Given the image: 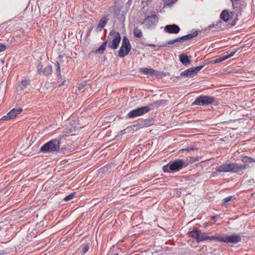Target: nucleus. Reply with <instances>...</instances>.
Masks as SVG:
<instances>
[{
  "mask_svg": "<svg viewBox=\"0 0 255 255\" xmlns=\"http://www.w3.org/2000/svg\"><path fill=\"white\" fill-rule=\"evenodd\" d=\"M87 85V83L85 82H83L79 84L78 88L79 90H82Z\"/></svg>",
  "mask_w": 255,
  "mask_h": 255,
  "instance_id": "obj_34",
  "label": "nucleus"
},
{
  "mask_svg": "<svg viewBox=\"0 0 255 255\" xmlns=\"http://www.w3.org/2000/svg\"><path fill=\"white\" fill-rule=\"evenodd\" d=\"M242 161L246 163H253L255 162V159L254 158L247 156H243Z\"/></svg>",
  "mask_w": 255,
  "mask_h": 255,
  "instance_id": "obj_24",
  "label": "nucleus"
},
{
  "mask_svg": "<svg viewBox=\"0 0 255 255\" xmlns=\"http://www.w3.org/2000/svg\"><path fill=\"white\" fill-rule=\"evenodd\" d=\"M216 99L213 96L201 95L196 98L192 103V106H207L214 104Z\"/></svg>",
  "mask_w": 255,
  "mask_h": 255,
  "instance_id": "obj_4",
  "label": "nucleus"
},
{
  "mask_svg": "<svg viewBox=\"0 0 255 255\" xmlns=\"http://www.w3.org/2000/svg\"><path fill=\"white\" fill-rule=\"evenodd\" d=\"M175 41L176 42H182L183 41L182 36L178 37L175 38Z\"/></svg>",
  "mask_w": 255,
  "mask_h": 255,
  "instance_id": "obj_39",
  "label": "nucleus"
},
{
  "mask_svg": "<svg viewBox=\"0 0 255 255\" xmlns=\"http://www.w3.org/2000/svg\"><path fill=\"white\" fill-rule=\"evenodd\" d=\"M166 46V44H165L164 45H163L162 46Z\"/></svg>",
  "mask_w": 255,
  "mask_h": 255,
  "instance_id": "obj_52",
  "label": "nucleus"
},
{
  "mask_svg": "<svg viewBox=\"0 0 255 255\" xmlns=\"http://www.w3.org/2000/svg\"><path fill=\"white\" fill-rule=\"evenodd\" d=\"M223 60H222V57H219L217 59H216L215 60H214V63H220V62H223Z\"/></svg>",
  "mask_w": 255,
  "mask_h": 255,
  "instance_id": "obj_38",
  "label": "nucleus"
},
{
  "mask_svg": "<svg viewBox=\"0 0 255 255\" xmlns=\"http://www.w3.org/2000/svg\"><path fill=\"white\" fill-rule=\"evenodd\" d=\"M131 45L129 41L127 36H124L122 45L118 52V56L121 58H123L127 55L131 50Z\"/></svg>",
  "mask_w": 255,
  "mask_h": 255,
  "instance_id": "obj_6",
  "label": "nucleus"
},
{
  "mask_svg": "<svg viewBox=\"0 0 255 255\" xmlns=\"http://www.w3.org/2000/svg\"><path fill=\"white\" fill-rule=\"evenodd\" d=\"M248 182H249V183H252V182H254V183H255V181H254V179H250V180H249L248 181Z\"/></svg>",
  "mask_w": 255,
  "mask_h": 255,
  "instance_id": "obj_49",
  "label": "nucleus"
},
{
  "mask_svg": "<svg viewBox=\"0 0 255 255\" xmlns=\"http://www.w3.org/2000/svg\"><path fill=\"white\" fill-rule=\"evenodd\" d=\"M179 60L180 62L185 66L189 65L191 63V60L189 59V57L183 53L179 55Z\"/></svg>",
  "mask_w": 255,
  "mask_h": 255,
  "instance_id": "obj_16",
  "label": "nucleus"
},
{
  "mask_svg": "<svg viewBox=\"0 0 255 255\" xmlns=\"http://www.w3.org/2000/svg\"><path fill=\"white\" fill-rule=\"evenodd\" d=\"M214 24H211L210 25H209L208 27V28L209 29H211L212 27H214Z\"/></svg>",
  "mask_w": 255,
  "mask_h": 255,
  "instance_id": "obj_48",
  "label": "nucleus"
},
{
  "mask_svg": "<svg viewBox=\"0 0 255 255\" xmlns=\"http://www.w3.org/2000/svg\"><path fill=\"white\" fill-rule=\"evenodd\" d=\"M56 74H57V76H59L60 74V64L59 63V61L56 62Z\"/></svg>",
  "mask_w": 255,
  "mask_h": 255,
  "instance_id": "obj_31",
  "label": "nucleus"
},
{
  "mask_svg": "<svg viewBox=\"0 0 255 255\" xmlns=\"http://www.w3.org/2000/svg\"><path fill=\"white\" fill-rule=\"evenodd\" d=\"M158 22V17L156 14H151L147 16L144 20L141 23L145 29H149L154 28Z\"/></svg>",
  "mask_w": 255,
  "mask_h": 255,
  "instance_id": "obj_7",
  "label": "nucleus"
},
{
  "mask_svg": "<svg viewBox=\"0 0 255 255\" xmlns=\"http://www.w3.org/2000/svg\"><path fill=\"white\" fill-rule=\"evenodd\" d=\"M217 216H214L211 217V219L213 220L214 222H216L217 221Z\"/></svg>",
  "mask_w": 255,
  "mask_h": 255,
  "instance_id": "obj_43",
  "label": "nucleus"
},
{
  "mask_svg": "<svg viewBox=\"0 0 255 255\" xmlns=\"http://www.w3.org/2000/svg\"><path fill=\"white\" fill-rule=\"evenodd\" d=\"M188 166V163L183 159H176L169 161L162 167L164 172L175 173Z\"/></svg>",
  "mask_w": 255,
  "mask_h": 255,
  "instance_id": "obj_1",
  "label": "nucleus"
},
{
  "mask_svg": "<svg viewBox=\"0 0 255 255\" xmlns=\"http://www.w3.org/2000/svg\"><path fill=\"white\" fill-rule=\"evenodd\" d=\"M118 255V254H115V255Z\"/></svg>",
  "mask_w": 255,
  "mask_h": 255,
  "instance_id": "obj_53",
  "label": "nucleus"
},
{
  "mask_svg": "<svg viewBox=\"0 0 255 255\" xmlns=\"http://www.w3.org/2000/svg\"><path fill=\"white\" fill-rule=\"evenodd\" d=\"M80 250H81V252L82 255L85 254L89 250V247L88 244H83L81 246Z\"/></svg>",
  "mask_w": 255,
  "mask_h": 255,
  "instance_id": "obj_27",
  "label": "nucleus"
},
{
  "mask_svg": "<svg viewBox=\"0 0 255 255\" xmlns=\"http://www.w3.org/2000/svg\"><path fill=\"white\" fill-rule=\"evenodd\" d=\"M198 35V31L195 30H193L191 33L182 36L183 40L186 41L189 39H191L194 37H196Z\"/></svg>",
  "mask_w": 255,
  "mask_h": 255,
  "instance_id": "obj_20",
  "label": "nucleus"
},
{
  "mask_svg": "<svg viewBox=\"0 0 255 255\" xmlns=\"http://www.w3.org/2000/svg\"><path fill=\"white\" fill-rule=\"evenodd\" d=\"M6 48V47L4 44H0V52L4 51Z\"/></svg>",
  "mask_w": 255,
  "mask_h": 255,
  "instance_id": "obj_36",
  "label": "nucleus"
},
{
  "mask_svg": "<svg viewBox=\"0 0 255 255\" xmlns=\"http://www.w3.org/2000/svg\"><path fill=\"white\" fill-rule=\"evenodd\" d=\"M147 45H148V46H150V47H155V45L153 44H147Z\"/></svg>",
  "mask_w": 255,
  "mask_h": 255,
  "instance_id": "obj_47",
  "label": "nucleus"
},
{
  "mask_svg": "<svg viewBox=\"0 0 255 255\" xmlns=\"http://www.w3.org/2000/svg\"><path fill=\"white\" fill-rule=\"evenodd\" d=\"M114 33H115V32L114 31V30H112L110 32V34L112 35V34H114Z\"/></svg>",
  "mask_w": 255,
  "mask_h": 255,
  "instance_id": "obj_50",
  "label": "nucleus"
},
{
  "mask_svg": "<svg viewBox=\"0 0 255 255\" xmlns=\"http://www.w3.org/2000/svg\"><path fill=\"white\" fill-rule=\"evenodd\" d=\"M242 237L238 234H232L224 236H220L217 237V241L223 242L227 244H236L241 242Z\"/></svg>",
  "mask_w": 255,
  "mask_h": 255,
  "instance_id": "obj_5",
  "label": "nucleus"
},
{
  "mask_svg": "<svg viewBox=\"0 0 255 255\" xmlns=\"http://www.w3.org/2000/svg\"><path fill=\"white\" fill-rule=\"evenodd\" d=\"M239 48H237V49L235 50L234 51H232L230 54H226V55L228 57V58H230L231 57L233 56L239 50Z\"/></svg>",
  "mask_w": 255,
  "mask_h": 255,
  "instance_id": "obj_33",
  "label": "nucleus"
},
{
  "mask_svg": "<svg viewBox=\"0 0 255 255\" xmlns=\"http://www.w3.org/2000/svg\"><path fill=\"white\" fill-rule=\"evenodd\" d=\"M108 20L109 18L107 16H103L99 22L98 28H100V30L103 29L107 24Z\"/></svg>",
  "mask_w": 255,
  "mask_h": 255,
  "instance_id": "obj_21",
  "label": "nucleus"
},
{
  "mask_svg": "<svg viewBox=\"0 0 255 255\" xmlns=\"http://www.w3.org/2000/svg\"><path fill=\"white\" fill-rule=\"evenodd\" d=\"M22 111V109L21 108L13 109L8 113V115L10 116V118H11V119H12L15 118L17 115L19 114Z\"/></svg>",
  "mask_w": 255,
  "mask_h": 255,
  "instance_id": "obj_18",
  "label": "nucleus"
},
{
  "mask_svg": "<svg viewBox=\"0 0 255 255\" xmlns=\"http://www.w3.org/2000/svg\"><path fill=\"white\" fill-rule=\"evenodd\" d=\"M150 111V108L148 107H141L140 108L134 109L130 111L127 116V118L133 119L136 117L142 116Z\"/></svg>",
  "mask_w": 255,
  "mask_h": 255,
  "instance_id": "obj_8",
  "label": "nucleus"
},
{
  "mask_svg": "<svg viewBox=\"0 0 255 255\" xmlns=\"http://www.w3.org/2000/svg\"><path fill=\"white\" fill-rule=\"evenodd\" d=\"M75 194H76L75 192H73V193L70 194L69 195H68V196H66L64 198V200L65 201H70V200L73 199V198L74 197Z\"/></svg>",
  "mask_w": 255,
  "mask_h": 255,
  "instance_id": "obj_29",
  "label": "nucleus"
},
{
  "mask_svg": "<svg viewBox=\"0 0 255 255\" xmlns=\"http://www.w3.org/2000/svg\"><path fill=\"white\" fill-rule=\"evenodd\" d=\"M234 197L233 196H228L226 198H225L224 199H223V204H225L227 202H228L229 201H231L232 198Z\"/></svg>",
  "mask_w": 255,
  "mask_h": 255,
  "instance_id": "obj_35",
  "label": "nucleus"
},
{
  "mask_svg": "<svg viewBox=\"0 0 255 255\" xmlns=\"http://www.w3.org/2000/svg\"><path fill=\"white\" fill-rule=\"evenodd\" d=\"M63 138V135H60L57 137L50 140L40 147V151L44 153L58 152L60 149V143Z\"/></svg>",
  "mask_w": 255,
  "mask_h": 255,
  "instance_id": "obj_2",
  "label": "nucleus"
},
{
  "mask_svg": "<svg viewBox=\"0 0 255 255\" xmlns=\"http://www.w3.org/2000/svg\"><path fill=\"white\" fill-rule=\"evenodd\" d=\"M133 32L134 36L135 37L141 38L142 36V32L141 30L137 27L134 28Z\"/></svg>",
  "mask_w": 255,
  "mask_h": 255,
  "instance_id": "obj_26",
  "label": "nucleus"
},
{
  "mask_svg": "<svg viewBox=\"0 0 255 255\" xmlns=\"http://www.w3.org/2000/svg\"><path fill=\"white\" fill-rule=\"evenodd\" d=\"M204 67V65L199 66H197L196 67H193L192 68H193V71H194V73L195 75H196L197 74V73L199 71H200Z\"/></svg>",
  "mask_w": 255,
  "mask_h": 255,
  "instance_id": "obj_30",
  "label": "nucleus"
},
{
  "mask_svg": "<svg viewBox=\"0 0 255 255\" xmlns=\"http://www.w3.org/2000/svg\"><path fill=\"white\" fill-rule=\"evenodd\" d=\"M119 12H120V9H118V10H116L115 8L114 9V13L116 14V15H118L119 14Z\"/></svg>",
  "mask_w": 255,
  "mask_h": 255,
  "instance_id": "obj_45",
  "label": "nucleus"
},
{
  "mask_svg": "<svg viewBox=\"0 0 255 255\" xmlns=\"http://www.w3.org/2000/svg\"><path fill=\"white\" fill-rule=\"evenodd\" d=\"M218 175V172H213L211 173L210 178L215 177L217 176Z\"/></svg>",
  "mask_w": 255,
  "mask_h": 255,
  "instance_id": "obj_41",
  "label": "nucleus"
},
{
  "mask_svg": "<svg viewBox=\"0 0 255 255\" xmlns=\"http://www.w3.org/2000/svg\"><path fill=\"white\" fill-rule=\"evenodd\" d=\"M30 81L26 77H24L21 80V81L17 85V92L21 93L22 91L25 90L28 86H30Z\"/></svg>",
  "mask_w": 255,
  "mask_h": 255,
  "instance_id": "obj_12",
  "label": "nucleus"
},
{
  "mask_svg": "<svg viewBox=\"0 0 255 255\" xmlns=\"http://www.w3.org/2000/svg\"><path fill=\"white\" fill-rule=\"evenodd\" d=\"M58 81L59 83V84L57 86L58 87H61L65 84L66 80L62 77H60L58 78Z\"/></svg>",
  "mask_w": 255,
  "mask_h": 255,
  "instance_id": "obj_28",
  "label": "nucleus"
},
{
  "mask_svg": "<svg viewBox=\"0 0 255 255\" xmlns=\"http://www.w3.org/2000/svg\"><path fill=\"white\" fill-rule=\"evenodd\" d=\"M10 119H11V118H10V116L9 115H8V113H7L6 116H4L1 118V121H7V120H8Z\"/></svg>",
  "mask_w": 255,
  "mask_h": 255,
  "instance_id": "obj_37",
  "label": "nucleus"
},
{
  "mask_svg": "<svg viewBox=\"0 0 255 255\" xmlns=\"http://www.w3.org/2000/svg\"><path fill=\"white\" fill-rule=\"evenodd\" d=\"M188 235L189 237L194 238L197 242L199 243L207 240L210 241H217V237L208 236L206 233L201 232V230H193L189 232Z\"/></svg>",
  "mask_w": 255,
  "mask_h": 255,
  "instance_id": "obj_3",
  "label": "nucleus"
},
{
  "mask_svg": "<svg viewBox=\"0 0 255 255\" xmlns=\"http://www.w3.org/2000/svg\"><path fill=\"white\" fill-rule=\"evenodd\" d=\"M61 58H62V56L60 55V56H59L58 57V58H57L59 59V60H61Z\"/></svg>",
  "mask_w": 255,
  "mask_h": 255,
  "instance_id": "obj_51",
  "label": "nucleus"
},
{
  "mask_svg": "<svg viewBox=\"0 0 255 255\" xmlns=\"http://www.w3.org/2000/svg\"><path fill=\"white\" fill-rule=\"evenodd\" d=\"M228 56H227L226 55H224V56H222V57H222V58L223 61H225V60H227V59H228Z\"/></svg>",
  "mask_w": 255,
  "mask_h": 255,
  "instance_id": "obj_44",
  "label": "nucleus"
},
{
  "mask_svg": "<svg viewBox=\"0 0 255 255\" xmlns=\"http://www.w3.org/2000/svg\"><path fill=\"white\" fill-rule=\"evenodd\" d=\"M231 14H232V13H230L229 10H224L222 12L220 17L223 21H228L231 16Z\"/></svg>",
  "mask_w": 255,
  "mask_h": 255,
  "instance_id": "obj_19",
  "label": "nucleus"
},
{
  "mask_svg": "<svg viewBox=\"0 0 255 255\" xmlns=\"http://www.w3.org/2000/svg\"><path fill=\"white\" fill-rule=\"evenodd\" d=\"M107 44V41L103 42L99 48L96 50V53L103 54L105 50Z\"/></svg>",
  "mask_w": 255,
  "mask_h": 255,
  "instance_id": "obj_23",
  "label": "nucleus"
},
{
  "mask_svg": "<svg viewBox=\"0 0 255 255\" xmlns=\"http://www.w3.org/2000/svg\"><path fill=\"white\" fill-rule=\"evenodd\" d=\"M194 149H196V148H195L193 147H189L187 149V150H193Z\"/></svg>",
  "mask_w": 255,
  "mask_h": 255,
  "instance_id": "obj_46",
  "label": "nucleus"
},
{
  "mask_svg": "<svg viewBox=\"0 0 255 255\" xmlns=\"http://www.w3.org/2000/svg\"><path fill=\"white\" fill-rule=\"evenodd\" d=\"M231 1L232 3V6L233 7V8L235 9L237 7L236 4L235 3V2L236 1L235 0H231Z\"/></svg>",
  "mask_w": 255,
  "mask_h": 255,
  "instance_id": "obj_42",
  "label": "nucleus"
},
{
  "mask_svg": "<svg viewBox=\"0 0 255 255\" xmlns=\"http://www.w3.org/2000/svg\"><path fill=\"white\" fill-rule=\"evenodd\" d=\"M36 68L39 74H43L46 76L51 74L52 71L51 65H48L43 68V66L41 63H38Z\"/></svg>",
  "mask_w": 255,
  "mask_h": 255,
  "instance_id": "obj_10",
  "label": "nucleus"
},
{
  "mask_svg": "<svg viewBox=\"0 0 255 255\" xmlns=\"http://www.w3.org/2000/svg\"><path fill=\"white\" fill-rule=\"evenodd\" d=\"M140 71L144 74H149L151 75L154 73V70L153 69L147 68H141Z\"/></svg>",
  "mask_w": 255,
  "mask_h": 255,
  "instance_id": "obj_25",
  "label": "nucleus"
},
{
  "mask_svg": "<svg viewBox=\"0 0 255 255\" xmlns=\"http://www.w3.org/2000/svg\"><path fill=\"white\" fill-rule=\"evenodd\" d=\"M148 122L149 121L147 120L141 121L140 122H139L135 125H133L131 128L133 130L136 131L140 128H143L144 127H147L148 126Z\"/></svg>",
  "mask_w": 255,
  "mask_h": 255,
  "instance_id": "obj_14",
  "label": "nucleus"
},
{
  "mask_svg": "<svg viewBox=\"0 0 255 255\" xmlns=\"http://www.w3.org/2000/svg\"><path fill=\"white\" fill-rule=\"evenodd\" d=\"M121 41V36L119 32L116 33L114 38L108 44V46L112 49H116L118 48Z\"/></svg>",
  "mask_w": 255,
  "mask_h": 255,
  "instance_id": "obj_13",
  "label": "nucleus"
},
{
  "mask_svg": "<svg viewBox=\"0 0 255 255\" xmlns=\"http://www.w3.org/2000/svg\"><path fill=\"white\" fill-rule=\"evenodd\" d=\"M247 166L245 164H240L232 162H228L227 172H237L243 169H246Z\"/></svg>",
  "mask_w": 255,
  "mask_h": 255,
  "instance_id": "obj_9",
  "label": "nucleus"
},
{
  "mask_svg": "<svg viewBox=\"0 0 255 255\" xmlns=\"http://www.w3.org/2000/svg\"><path fill=\"white\" fill-rule=\"evenodd\" d=\"M175 43H176L175 39H174L170 40L168 41L167 42V45H171V44H173Z\"/></svg>",
  "mask_w": 255,
  "mask_h": 255,
  "instance_id": "obj_40",
  "label": "nucleus"
},
{
  "mask_svg": "<svg viewBox=\"0 0 255 255\" xmlns=\"http://www.w3.org/2000/svg\"><path fill=\"white\" fill-rule=\"evenodd\" d=\"M216 170L219 172H227L228 170V162L223 164L221 166L216 167Z\"/></svg>",
  "mask_w": 255,
  "mask_h": 255,
  "instance_id": "obj_22",
  "label": "nucleus"
},
{
  "mask_svg": "<svg viewBox=\"0 0 255 255\" xmlns=\"http://www.w3.org/2000/svg\"><path fill=\"white\" fill-rule=\"evenodd\" d=\"M165 32L170 34H177L179 32L180 28L179 26L176 24H168L164 27Z\"/></svg>",
  "mask_w": 255,
  "mask_h": 255,
  "instance_id": "obj_11",
  "label": "nucleus"
},
{
  "mask_svg": "<svg viewBox=\"0 0 255 255\" xmlns=\"http://www.w3.org/2000/svg\"><path fill=\"white\" fill-rule=\"evenodd\" d=\"M176 0H164V4L169 5L176 1Z\"/></svg>",
  "mask_w": 255,
  "mask_h": 255,
  "instance_id": "obj_32",
  "label": "nucleus"
},
{
  "mask_svg": "<svg viewBox=\"0 0 255 255\" xmlns=\"http://www.w3.org/2000/svg\"><path fill=\"white\" fill-rule=\"evenodd\" d=\"M193 68L191 67L187 70L182 72L180 73V76H185L187 78H192L195 76Z\"/></svg>",
  "mask_w": 255,
  "mask_h": 255,
  "instance_id": "obj_17",
  "label": "nucleus"
},
{
  "mask_svg": "<svg viewBox=\"0 0 255 255\" xmlns=\"http://www.w3.org/2000/svg\"><path fill=\"white\" fill-rule=\"evenodd\" d=\"M167 103V101L165 100H157L156 101L153 102L150 104H149L148 106L146 107H148L150 108V110L151 109H157L160 106L166 104Z\"/></svg>",
  "mask_w": 255,
  "mask_h": 255,
  "instance_id": "obj_15",
  "label": "nucleus"
}]
</instances>
